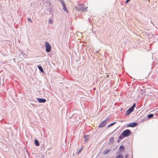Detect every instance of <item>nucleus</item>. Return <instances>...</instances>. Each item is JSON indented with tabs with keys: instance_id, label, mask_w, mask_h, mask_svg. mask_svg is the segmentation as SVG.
I'll return each mask as SVG.
<instances>
[{
	"instance_id": "nucleus-24",
	"label": "nucleus",
	"mask_w": 158,
	"mask_h": 158,
	"mask_svg": "<svg viewBox=\"0 0 158 158\" xmlns=\"http://www.w3.org/2000/svg\"><path fill=\"white\" fill-rule=\"evenodd\" d=\"M81 150H82V149H80V150H79V152H80L81 151Z\"/></svg>"
},
{
	"instance_id": "nucleus-16",
	"label": "nucleus",
	"mask_w": 158,
	"mask_h": 158,
	"mask_svg": "<svg viewBox=\"0 0 158 158\" xmlns=\"http://www.w3.org/2000/svg\"><path fill=\"white\" fill-rule=\"evenodd\" d=\"M116 158H123V157L121 155H118L117 156Z\"/></svg>"
},
{
	"instance_id": "nucleus-14",
	"label": "nucleus",
	"mask_w": 158,
	"mask_h": 158,
	"mask_svg": "<svg viewBox=\"0 0 158 158\" xmlns=\"http://www.w3.org/2000/svg\"><path fill=\"white\" fill-rule=\"evenodd\" d=\"M110 152L109 149H106V150H105L104 151V154H106L108 152Z\"/></svg>"
},
{
	"instance_id": "nucleus-11",
	"label": "nucleus",
	"mask_w": 158,
	"mask_h": 158,
	"mask_svg": "<svg viewBox=\"0 0 158 158\" xmlns=\"http://www.w3.org/2000/svg\"><path fill=\"white\" fill-rule=\"evenodd\" d=\"M35 144L36 146H39L40 145V143L38 142L37 140L35 139Z\"/></svg>"
},
{
	"instance_id": "nucleus-10",
	"label": "nucleus",
	"mask_w": 158,
	"mask_h": 158,
	"mask_svg": "<svg viewBox=\"0 0 158 158\" xmlns=\"http://www.w3.org/2000/svg\"><path fill=\"white\" fill-rule=\"evenodd\" d=\"M124 147L123 145H121L119 148V150L121 152H123L124 150Z\"/></svg>"
},
{
	"instance_id": "nucleus-23",
	"label": "nucleus",
	"mask_w": 158,
	"mask_h": 158,
	"mask_svg": "<svg viewBox=\"0 0 158 158\" xmlns=\"http://www.w3.org/2000/svg\"><path fill=\"white\" fill-rule=\"evenodd\" d=\"M99 50H97V51H96V53H99Z\"/></svg>"
},
{
	"instance_id": "nucleus-7",
	"label": "nucleus",
	"mask_w": 158,
	"mask_h": 158,
	"mask_svg": "<svg viewBox=\"0 0 158 158\" xmlns=\"http://www.w3.org/2000/svg\"><path fill=\"white\" fill-rule=\"evenodd\" d=\"M133 110L132 108H130L127 110L126 112V115H128L131 113Z\"/></svg>"
},
{
	"instance_id": "nucleus-13",
	"label": "nucleus",
	"mask_w": 158,
	"mask_h": 158,
	"mask_svg": "<svg viewBox=\"0 0 158 158\" xmlns=\"http://www.w3.org/2000/svg\"><path fill=\"white\" fill-rule=\"evenodd\" d=\"M38 68L41 72H43V69L42 67L41 66H38Z\"/></svg>"
},
{
	"instance_id": "nucleus-2",
	"label": "nucleus",
	"mask_w": 158,
	"mask_h": 158,
	"mask_svg": "<svg viewBox=\"0 0 158 158\" xmlns=\"http://www.w3.org/2000/svg\"><path fill=\"white\" fill-rule=\"evenodd\" d=\"M110 118L108 117L106 118L105 120L102 122L99 126V127H102L105 126L106 124L107 121H108L110 120Z\"/></svg>"
},
{
	"instance_id": "nucleus-20",
	"label": "nucleus",
	"mask_w": 158,
	"mask_h": 158,
	"mask_svg": "<svg viewBox=\"0 0 158 158\" xmlns=\"http://www.w3.org/2000/svg\"><path fill=\"white\" fill-rule=\"evenodd\" d=\"M135 106V104L134 103L133 106L131 107V108H132V109L134 110V108Z\"/></svg>"
},
{
	"instance_id": "nucleus-27",
	"label": "nucleus",
	"mask_w": 158,
	"mask_h": 158,
	"mask_svg": "<svg viewBox=\"0 0 158 158\" xmlns=\"http://www.w3.org/2000/svg\"><path fill=\"white\" fill-rule=\"evenodd\" d=\"M119 140H118L117 141V142L118 143V142H119Z\"/></svg>"
},
{
	"instance_id": "nucleus-19",
	"label": "nucleus",
	"mask_w": 158,
	"mask_h": 158,
	"mask_svg": "<svg viewBox=\"0 0 158 158\" xmlns=\"http://www.w3.org/2000/svg\"><path fill=\"white\" fill-rule=\"evenodd\" d=\"M27 20H28V21H29V22H30L31 23H32V21L31 19L29 18H28L27 19Z\"/></svg>"
},
{
	"instance_id": "nucleus-4",
	"label": "nucleus",
	"mask_w": 158,
	"mask_h": 158,
	"mask_svg": "<svg viewBox=\"0 0 158 158\" xmlns=\"http://www.w3.org/2000/svg\"><path fill=\"white\" fill-rule=\"evenodd\" d=\"M45 45L46 48V51L47 52H49L51 50V46L50 44L47 42L45 43Z\"/></svg>"
},
{
	"instance_id": "nucleus-6",
	"label": "nucleus",
	"mask_w": 158,
	"mask_h": 158,
	"mask_svg": "<svg viewBox=\"0 0 158 158\" xmlns=\"http://www.w3.org/2000/svg\"><path fill=\"white\" fill-rule=\"evenodd\" d=\"M137 123L135 122H134L133 123H130L129 125H128L127 126V127H134L137 126Z\"/></svg>"
},
{
	"instance_id": "nucleus-8",
	"label": "nucleus",
	"mask_w": 158,
	"mask_h": 158,
	"mask_svg": "<svg viewBox=\"0 0 158 158\" xmlns=\"http://www.w3.org/2000/svg\"><path fill=\"white\" fill-rule=\"evenodd\" d=\"M37 100L40 103H45L46 102V100L44 98H37Z\"/></svg>"
},
{
	"instance_id": "nucleus-1",
	"label": "nucleus",
	"mask_w": 158,
	"mask_h": 158,
	"mask_svg": "<svg viewBox=\"0 0 158 158\" xmlns=\"http://www.w3.org/2000/svg\"><path fill=\"white\" fill-rule=\"evenodd\" d=\"M132 134L131 131L129 129L124 130L122 133L123 137H128L130 135Z\"/></svg>"
},
{
	"instance_id": "nucleus-25",
	"label": "nucleus",
	"mask_w": 158,
	"mask_h": 158,
	"mask_svg": "<svg viewBox=\"0 0 158 158\" xmlns=\"http://www.w3.org/2000/svg\"><path fill=\"white\" fill-rule=\"evenodd\" d=\"M127 155H126V156H125V158H127Z\"/></svg>"
},
{
	"instance_id": "nucleus-22",
	"label": "nucleus",
	"mask_w": 158,
	"mask_h": 158,
	"mask_svg": "<svg viewBox=\"0 0 158 158\" xmlns=\"http://www.w3.org/2000/svg\"><path fill=\"white\" fill-rule=\"evenodd\" d=\"M113 139H114V138L112 137V138H110V140L111 141L112 140H113Z\"/></svg>"
},
{
	"instance_id": "nucleus-12",
	"label": "nucleus",
	"mask_w": 158,
	"mask_h": 158,
	"mask_svg": "<svg viewBox=\"0 0 158 158\" xmlns=\"http://www.w3.org/2000/svg\"><path fill=\"white\" fill-rule=\"evenodd\" d=\"M153 116L154 115L153 114H150L148 115V118H150L153 117Z\"/></svg>"
},
{
	"instance_id": "nucleus-15",
	"label": "nucleus",
	"mask_w": 158,
	"mask_h": 158,
	"mask_svg": "<svg viewBox=\"0 0 158 158\" xmlns=\"http://www.w3.org/2000/svg\"><path fill=\"white\" fill-rule=\"evenodd\" d=\"M116 123V122H114V123H111L109 125H108L107 126V128L110 127H111V126H113V125H114V124Z\"/></svg>"
},
{
	"instance_id": "nucleus-5",
	"label": "nucleus",
	"mask_w": 158,
	"mask_h": 158,
	"mask_svg": "<svg viewBox=\"0 0 158 158\" xmlns=\"http://www.w3.org/2000/svg\"><path fill=\"white\" fill-rule=\"evenodd\" d=\"M60 1L61 4L62 5L63 10H64V11L68 12V10H67V8L66 7L64 1L63 0H60Z\"/></svg>"
},
{
	"instance_id": "nucleus-18",
	"label": "nucleus",
	"mask_w": 158,
	"mask_h": 158,
	"mask_svg": "<svg viewBox=\"0 0 158 158\" xmlns=\"http://www.w3.org/2000/svg\"><path fill=\"white\" fill-rule=\"evenodd\" d=\"M48 22L49 23L52 24L53 23V22L51 19H50L49 20Z\"/></svg>"
},
{
	"instance_id": "nucleus-21",
	"label": "nucleus",
	"mask_w": 158,
	"mask_h": 158,
	"mask_svg": "<svg viewBox=\"0 0 158 158\" xmlns=\"http://www.w3.org/2000/svg\"><path fill=\"white\" fill-rule=\"evenodd\" d=\"M131 0H127L125 2V3L126 4L129 1H130Z\"/></svg>"
},
{
	"instance_id": "nucleus-9",
	"label": "nucleus",
	"mask_w": 158,
	"mask_h": 158,
	"mask_svg": "<svg viewBox=\"0 0 158 158\" xmlns=\"http://www.w3.org/2000/svg\"><path fill=\"white\" fill-rule=\"evenodd\" d=\"M89 137V135H84V139L85 140V142L87 141L88 140L89 138L88 137Z\"/></svg>"
},
{
	"instance_id": "nucleus-3",
	"label": "nucleus",
	"mask_w": 158,
	"mask_h": 158,
	"mask_svg": "<svg viewBox=\"0 0 158 158\" xmlns=\"http://www.w3.org/2000/svg\"><path fill=\"white\" fill-rule=\"evenodd\" d=\"M87 8V7H86L84 5H81L79 6H76V9L78 11H82L85 10Z\"/></svg>"
},
{
	"instance_id": "nucleus-17",
	"label": "nucleus",
	"mask_w": 158,
	"mask_h": 158,
	"mask_svg": "<svg viewBox=\"0 0 158 158\" xmlns=\"http://www.w3.org/2000/svg\"><path fill=\"white\" fill-rule=\"evenodd\" d=\"M123 135H122V133L120 134V136L119 137V139H123Z\"/></svg>"
},
{
	"instance_id": "nucleus-26",
	"label": "nucleus",
	"mask_w": 158,
	"mask_h": 158,
	"mask_svg": "<svg viewBox=\"0 0 158 158\" xmlns=\"http://www.w3.org/2000/svg\"><path fill=\"white\" fill-rule=\"evenodd\" d=\"M123 122V120H122L121 121H120L122 123Z\"/></svg>"
}]
</instances>
